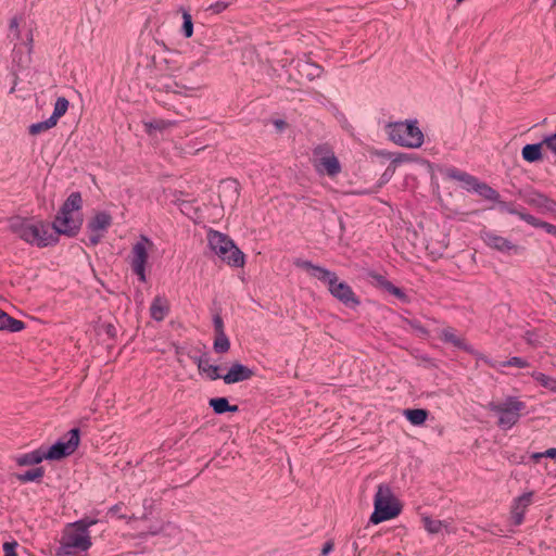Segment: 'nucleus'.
I'll list each match as a JSON object with an SVG mask.
<instances>
[{"mask_svg": "<svg viewBox=\"0 0 556 556\" xmlns=\"http://www.w3.org/2000/svg\"><path fill=\"white\" fill-rule=\"evenodd\" d=\"M9 229L24 242L37 248H46L58 242L50 224L35 217H12Z\"/></svg>", "mask_w": 556, "mask_h": 556, "instance_id": "obj_1", "label": "nucleus"}, {"mask_svg": "<svg viewBox=\"0 0 556 556\" xmlns=\"http://www.w3.org/2000/svg\"><path fill=\"white\" fill-rule=\"evenodd\" d=\"M81 203V197L77 192L72 193L66 199L51 226L52 231H55L58 238L60 235L67 237L77 235L83 224V217L79 213Z\"/></svg>", "mask_w": 556, "mask_h": 556, "instance_id": "obj_2", "label": "nucleus"}, {"mask_svg": "<svg viewBox=\"0 0 556 556\" xmlns=\"http://www.w3.org/2000/svg\"><path fill=\"white\" fill-rule=\"evenodd\" d=\"M206 238L211 250L228 265L235 267H242L244 265V254L228 236L211 229Z\"/></svg>", "mask_w": 556, "mask_h": 556, "instance_id": "obj_3", "label": "nucleus"}, {"mask_svg": "<svg viewBox=\"0 0 556 556\" xmlns=\"http://www.w3.org/2000/svg\"><path fill=\"white\" fill-rule=\"evenodd\" d=\"M375 510L370 516V522L378 525L382 521L393 519L401 513V505L395 498L390 486L379 484L374 501Z\"/></svg>", "mask_w": 556, "mask_h": 556, "instance_id": "obj_4", "label": "nucleus"}, {"mask_svg": "<svg viewBox=\"0 0 556 556\" xmlns=\"http://www.w3.org/2000/svg\"><path fill=\"white\" fill-rule=\"evenodd\" d=\"M92 545L89 531L78 528L75 523H68L61 538V546L56 554L59 556L72 555L77 552H86Z\"/></svg>", "mask_w": 556, "mask_h": 556, "instance_id": "obj_5", "label": "nucleus"}, {"mask_svg": "<svg viewBox=\"0 0 556 556\" xmlns=\"http://www.w3.org/2000/svg\"><path fill=\"white\" fill-rule=\"evenodd\" d=\"M489 408L498 416L497 425L502 429H510L518 422L526 404L516 397L508 396L503 401L490 403Z\"/></svg>", "mask_w": 556, "mask_h": 556, "instance_id": "obj_6", "label": "nucleus"}, {"mask_svg": "<svg viewBox=\"0 0 556 556\" xmlns=\"http://www.w3.org/2000/svg\"><path fill=\"white\" fill-rule=\"evenodd\" d=\"M389 138L403 147L419 148L424 142V135L413 122H399L389 124L388 127Z\"/></svg>", "mask_w": 556, "mask_h": 556, "instance_id": "obj_7", "label": "nucleus"}, {"mask_svg": "<svg viewBox=\"0 0 556 556\" xmlns=\"http://www.w3.org/2000/svg\"><path fill=\"white\" fill-rule=\"evenodd\" d=\"M153 248L154 243L146 236H141L132 244L130 254L128 256L132 271L142 282L147 280L146 266L148 264L150 253L153 251Z\"/></svg>", "mask_w": 556, "mask_h": 556, "instance_id": "obj_8", "label": "nucleus"}, {"mask_svg": "<svg viewBox=\"0 0 556 556\" xmlns=\"http://www.w3.org/2000/svg\"><path fill=\"white\" fill-rule=\"evenodd\" d=\"M314 166L319 174L330 177H334L341 172L339 160L327 147H317L314 150Z\"/></svg>", "mask_w": 556, "mask_h": 556, "instance_id": "obj_9", "label": "nucleus"}, {"mask_svg": "<svg viewBox=\"0 0 556 556\" xmlns=\"http://www.w3.org/2000/svg\"><path fill=\"white\" fill-rule=\"evenodd\" d=\"M321 281L328 285L329 292L343 304L356 306L359 303L351 287L343 281H339L334 273L328 270V275Z\"/></svg>", "mask_w": 556, "mask_h": 556, "instance_id": "obj_10", "label": "nucleus"}, {"mask_svg": "<svg viewBox=\"0 0 556 556\" xmlns=\"http://www.w3.org/2000/svg\"><path fill=\"white\" fill-rule=\"evenodd\" d=\"M79 444V430L74 428L67 433V439H61L54 443L47 452L46 459L59 460L73 454Z\"/></svg>", "mask_w": 556, "mask_h": 556, "instance_id": "obj_11", "label": "nucleus"}, {"mask_svg": "<svg viewBox=\"0 0 556 556\" xmlns=\"http://www.w3.org/2000/svg\"><path fill=\"white\" fill-rule=\"evenodd\" d=\"M111 224L112 217L105 212H99L90 219L88 229L90 230L89 240L91 244L96 245L100 242Z\"/></svg>", "mask_w": 556, "mask_h": 556, "instance_id": "obj_12", "label": "nucleus"}, {"mask_svg": "<svg viewBox=\"0 0 556 556\" xmlns=\"http://www.w3.org/2000/svg\"><path fill=\"white\" fill-rule=\"evenodd\" d=\"M481 237L489 248L498 252L517 254L520 251V248L517 244L493 231H483Z\"/></svg>", "mask_w": 556, "mask_h": 556, "instance_id": "obj_13", "label": "nucleus"}, {"mask_svg": "<svg viewBox=\"0 0 556 556\" xmlns=\"http://www.w3.org/2000/svg\"><path fill=\"white\" fill-rule=\"evenodd\" d=\"M533 495H534V492L530 491V492L523 493L522 495H520L514 500L511 509H510V517H511L514 525L519 526L522 523L527 508L532 503Z\"/></svg>", "mask_w": 556, "mask_h": 556, "instance_id": "obj_14", "label": "nucleus"}, {"mask_svg": "<svg viewBox=\"0 0 556 556\" xmlns=\"http://www.w3.org/2000/svg\"><path fill=\"white\" fill-rule=\"evenodd\" d=\"M254 372L248 366L240 363H235L229 368L228 372L222 377L226 384H232L241 381L249 380L253 377Z\"/></svg>", "mask_w": 556, "mask_h": 556, "instance_id": "obj_15", "label": "nucleus"}, {"mask_svg": "<svg viewBox=\"0 0 556 556\" xmlns=\"http://www.w3.org/2000/svg\"><path fill=\"white\" fill-rule=\"evenodd\" d=\"M526 202L541 213H556V202L542 193L533 192L528 194Z\"/></svg>", "mask_w": 556, "mask_h": 556, "instance_id": "obj_16", "label": "nucleus"}, {"mask_svg": "<svg viewBox=\"0 0 556 556\" xmlns=\"http://www.w3.org/2000/svg\"><path fill=\"white\" fill-rule=\"evenodd\" d=\"M239 197L238 184L236 180H225L219 186V200L222 205H232Z\"/></svg>", "mask_w": 556, "mask_h": 556, "instance_id": "obj_17", "label": "nucleus"}, {"mask_svg": "<svg viewBox=\"0 0 556 556\" xmlns=\"http://www.w3.org/2000/svg\"><path fill=\"white\" fill-rule=\"evenodd\" d=\"M169 313V302L165 296L157 295L150 306V316L156 321H162Z\"/></svg>", "mask_w": 556, "mask_h": 556, "instance_id": "obj_18", "label": "nucleus"}, {"mask_svg": "<svg viewBox=\"0 0 556 556\" xmlns=\"http://www.w3.org/2000/svg\"><path fill=\"white\" fill-rule=\"evenodd\" d=\"M440 338L443 341L453 344L455 348L463 349L470 353L472 352L470 345L466 343V340L463 337L458 336L452 328L443 329L441 331Z\"/></svg>", "mask_w": 556, "mask_h": 556, "instance_id": "obj_19", "label": "nucleus"}, {"mask_svg": "<svg viewBox=\"0 0 556 556\" xmlns=\"http://www.w3.org/2000/svg\"><path fill=\"white\" fill-rule=\"evenodd\" d=\"M294 265L306 273H308L312 277L318 279L321 281V279L325 278V276L328 275V269L314 265L309 261L298 258L294 261Z\"/></svg>", "mask_w": 556, "mask_h": 556, "instance_id": "obj_20", "label": "nucleus"}, {"mask_svg": "<svg viewBox=\"0 0 556 556\" xmlns=\"http://www.w3.org/2000/svg\"><path fill=\"white\" fill-rule=\"evenodd\" d=\"M24 323L17 320L0 309V330L17 332L24 329Z\"/></svg>", "mask_w": 556, "mask_h": 556, "instance_id": "obj_21", "label": "nucleus"}, {"mask_svg": "<svg viewBox=\"0 0 556 556\" xmlns=\"http://www.w3.org/2000/svg\"><path fill=\"white\" fill-rule=\"evenodd\" d=\"M542 146L543 143L527 144L522 148L521 155L525 161L529 163L539 162L542 160Z\"/></svg>", "mask_w": 556, "mask_h": 556, "instance_id": "obj_22", "label": "nucleus"}, {"mask_svg": "<svg viewBox=\"0 0 556 556\" xmlns=\"http://www.w3.org/2000/svg\"><path fill=\"white\" fill-rule=\"evenodd\" d=\"M43 459H46L45 452L41 450H36L18 456L16 458V463L18 466H31L41 463Z\"/></svg>", "mask_w": 556, "mask_h": 556, "instance_id": "obj_23", "label": "nucleus"}, {"mask_svg": "<svg viewBox=\"0 0 556 556\" xmlns=\"http://www.w3.org/2000/svg\"><path fill=\"white\" fill-rule=\"evenodd\" d=\"M198 369L200 372L205 374L211 380H217L223 376L219 374V367L210 364L204 358H198L197 361Z\"/></svg>", "mask_w": 556, "mask_h": 556, "instance_id": "obj_24", "label": "nucleus"}, {"mask_svg": "<svg viewBox=\"0 0 556 556\" xmlns=\"http://www.w3.org/2000/svg\"><path fill=\"white\" fill-rule=\"evenodd\" d=\"M210 406L214 409L216 414H224L226 412H237V405H230L226 397H215L210 400Z\"/></svg>", "mask_w": 556, "mask_h": 556, "instance_id": "obj_25", "label": "nucleus"}, {"mask_svg": "<svg viewBox=\"0 0 556 556\" xmlns=\"http://www.w3.org/2000/svg\"><path fill=\"white\" fill-rule=\"evenodd\" d=\"M531 377L539 382L543 388L547 389L551 392L556 393V378L545 375L540 371H533Z\"/></svg>", "mask_w": 556, "mask_h": 556, "instance_id": "obj_26", "label": "nucleus"}, {"mask_svg": "<svg viewBox=\"0 0 556 556\" xmlns=\"http://www.w3.org/2000/svg\"><path fill=\"white\" fill-rule=\"evenodd\" d=\"M404 415L409 420L410 424L419 426L426 421L428 413L426 409L416 408L404 410Z\"/></svg>", "mask_w": 556, "mask_h": 556, "instance_id": "obj_27", "label": "nucleus"}, {"mask_svg": "<svg viewBox=\"0 0 556 556\" xmlns=\"http://www.w3.org/2000/svg\"><path fill=\"white\" fill-rule=\"evenodd\" d=\"M448 177L463 182L468 189L476 187L477 179L465 172L453 169L448 172Z\"/></svg>", "mask_w": 556, "mask_h": 556, "instance_id": "obj_28", "label": "nucleus"}, {"mask_svg": "<svg viewBox=\"0 0 556 556\" xmlns=\"http://www.w3.org/2000/svg\"><path fill=\"white\" fill-rule=\"evenodd\" d=\"M68 100L64 97H60L56 99L54 104V110L50 118L58 124L59 119L67 112L68 110Z\"/></svg>", "mask_w": 556, "mask_h": 556, "instance_id": "obj_29", "label": "nucleus"}, {"mask_svg": "<svg viewBox=\"0 0 556 556\" xmlns=\"http://www.w3.org/2000/svg\"><path fill=\"white\" fill-rule=\"evenodd\" d=\"M424 527L430 534H438L443 529H447V525L441 520L432 519L430 517L422 518Z\"/></svg>", "mask_w": 556, "mask_h": 556, "instance_id": "obj_30", "label": "nucleus"}, {"mask_svg": "<svg viewBox=\"0 0 556 556\" xmlns=\"http://www.w3.org/2000/svg\"><path fill=\"white\" fill-rule=\"evenodd\" d=\"M173 125H174V123H172L169 121H165V119H153V121L143 122L146 131L150 135L155 130L162 131L166 128H169Z\"/></svg>", "mask_w": 556, "mask_h": 556, "instance_id": "obj_31", "label": "nucleus"}, {"mask_svg": "<svg viewBox=\"0 0 556 556\" xmlns=\"http://www.w3.org/2000/svg\"><path fill=\"white\" fill-rule=\"evenodd\" d=\"M472 189H475L480 195L488 200H493L495 202L498 201L500 194L485 184H480L477 181L476 187Z\"/></svg>", "mask_w": 556, "mask_h": 556, "instance_id": "obj_32", "label": "nucleus"}, {"mask_svg": "<svg viewBox=\"0 0 556 556\" xmlns=\"http://www.w3.org/2000/svg\"><path fill=\"white\" fill-rule=\"evenodd\" d=\"M155 88H157L161 91H165V92H174V93L178 92V90H177L178 84L174 80H170L169 78H167L165 76H161L156 80Z\"/></svg>", "mask_w": 556, "mask_h": 556, "instance_id": "obj_33", "label": "nucleus"}, {"mask_svg": "<svg viewBox=\"0 0 556 556\" xmlns=\"http://www.w3.org/2000/svg\"><path fill=\"white\" fill-rule=\"evenodd\" d=\"M56 124L49 117L47 121L31 124L28 128V131L33 136H37L43 131H47L53 128Z\"/></svg>", "mask_w": 556, "mask_h": 556, "instance_id": "obj_34", "label": "nucleus"}, {"mask_svg": "<svg viewBox=\"0 0 556 556\" xmlns=\"http://www.w3.org/2000/svg\"><path fill=\"white\" fill-rule=\"evenodd\" d=\"M491 366L494 368L505 367V366H514L518 368H526L529 366L528 362L521 357H511L506 362L500 363H491Z\"/></svg>", "mask_w": 556, "mask_h": 556, "instance_id": "obj_35", "label": "nucleus"}, {"mask_svg": "<svg viewBox=\"0 0 556 556\" xmlns=\"http://www.w3.org/2000/svg\"><path fill=\"white\" fill-rule=\"evenodd\" d=\"M230 348V342L225 333L215 334L214 350L216 353H226Z\"/></svg>", "mask_w": 556, "mask_h": 556, "instance_id": "obj_36", "label": "nucleus"}, {"mask_svg": "<svg viewBox=\"0 0 556 556\" xmlns=\"http://www.w3.org/2000/svg\"><path fill=\"white\" fill-rule=\"evenodd\" d=\"M42 476H43V469L39 467V468L28 470L25 473L17 475V479L21 482L37 481V480H40L42 478Z\"/></svg>", "mask_w": 556, "mask_h": 556, "instance_id": "obj_37", "label": "nucleus"}, {"mask_svg": "<svg viewBox=\"0 0 556 556\" xmlns=\"http://www.w3.org/2000/svg\"><path fill=\"white\" fill-rule=\"evenodd\" d=\"M182 12V31L186 38H190L193 35V23L191 14L187 10H181Z\"/></svg>", "mask_w": 556, "mask_h": 556, "instance_id": "obj_38", "label": "nucleus"}, {"mask_svg": "<svg viewBox=\"0 0 556 556\" xmlns=\"http://www.w3.org/2000/svg\"><path fill=\"white\" fill-rule=\"evenodd\" d=\"M518 216L522 220L527 222L528 224H530L533 227H540L541 226L542 220L535 218L534 216H532L530 214H527V213L520 211V213H518Z\"/></svg>", "mask_w": 556, "mask_h": 556, "instance_id": "obj_39", "label": "nucleus"}, {"mask_svg": "<svg viewBox=\"0 0 556 556\" xmlns=\"http://www.w3.org/2000/svg\"><path fill=\"white\" fill-rule=\"evenodd\" d=\"M496 202L498 204V208L501 212H506V213L515 214V215H518V213H520V211L516 210L513 206V204H510L508 202L501 201L500 199Z\"/></svg>", "mask_w": 556, "mask_h": 556, "instance_id": "obj_40", "label": "nucleus"}, {"mask_svg": "<svg viewBox=\"0 0 556 556\" xmlns=\"http://www.w3.org/2000/svg\"><path fill=\"white\" fill-rule=\"evenodd\" d=\"M78 528L84 529L85 531H89L88 529L97 523L96 519H81L79 521L74 522Z\"/></svg>", "mask_w": 556, "mask_h": 556, "instance_id": "obj_41", "label": "nucleus"}, {"mask_svg": "<svg viewBox=\"0 0 556 556\" xmlns=\"http://www.w3.org/2000/svg\"><path fill=\"white\" fill-rule=\"evenodd\" d=\"M16 546H17L16 542H5L3 544V551L5 553L4 556H17L14 551Z\"/></svg>", "mask_w": 556, "mask_h": 556, "instance_id": "obj_42", "label": "nucleus"}, {"mask_svg": "<svg viewBox=\"0 0 556 556\" xmlns=\"http://www.w3.org/2000/svg\"><path fill=\"white\" fill-rule=\"evenodd\" d=\"M228 7V4L226 2H223V1H217L213 4L210 5L208 10L212 11L213 13H220L223 12L224 10H226Z\"/></svg>", "mask_w": 556, "mask_h": 556, "instance_id": "obj_43", "label": "nucleus"}, {"mask_svg": "<svg viewBox=\"0 0 556 556\" xmlns=\"http://www.w3.org/2000/svg\"><path fill=\"white\" fill-rule=\"evenodd\" d=\"M214 328H215V334L225 333L224 331V323L219 315L214 316Z\"/></svg>", "mask_w": 556, "mask_h": 556, "instance_id": "obj_44", "label": "nucleus"}, {"mask_svg": "<svg viewBox=\"0 0 556 556\" xmlns=\"http://www.w3.org/2000/svg\"><path fill=\"white\" fill-rule=\"evenodd\" d=\"M205 62H206V56L205 55L201 56L198 60L191 61L190 64L188 65L187 73L188 72H193L197 67H199L201 64H203Z\"/></svg>", "mask_w": 556, "mask_h": 556, "instance_id": "obj_45", "label": "nucleus"}, {"mask_svg": "<svg viewBox=\"0 0 556 556\" xmlns=\"http://www.w3.org/2000/svg\"><path fill=\"white\" fill-rule=\"evenodd\" d=\"M333 540H328L321 548V556H327L333 549Z\"/></svg>", "mask_w": 556, "mask_h": 556, "instance_id": "obj_46", "label": "nucleus"}, {"mask_svg": "<svg viewBox=\"0 0 556 556\" xmlns=\"http://www.w3.org/2000/svg\"><path fill=\"white\" fill-rule=\"evenodd\" d=\"M540 228H543L547 233L556 236V226L552 224L542 220Z\"/></svg>", "mask_w": 556, "mask_h": 556, "instance_id": "obj_47", "label": "nucleus"}, {"mask_svg": "<svg viewBox=\"0 0 556 556\" xmlns=\"http://www.w3.org/2000/svg\"><path fill=\"white\" fill-rule=\"evenodd\" d=\"M371 277L375 280V282L377 283V286H379V287H383V282L388 281L382 276H380L378 274H372Z\"/></svg>", "mask_w": 556, "mask_h": 556, "instance_id": "obj_48", "label": "nucleus"}, {"mask_svg": "<svg viewBox=\"0 0 556 556\" xmlns=\"http://www.w3.org/2000/svg\"><path fill=\"white\" fill-rule=\"evenodd\" d=\"M391 293L400 299H403L405 296V294L403 293V291L401 289H399L397 287H394L393 289H391Z\"/></svg>", "mask_w": 556, "mask_h": 556, "instance_id": "obj_49", "label": "nucleus"}, {"mask_svg": "<svg viewBox=\"0 0 556 556\" xmlns=\"http://www.w3.org/2000/svg\"><path fill=\"white\" fill-rule=\"evenodd\" d=\"M412 326L418 331V333H420L421 336H426L427 334V331L424 327L419 326V325H416V324H412Z\"/></svg>", "mask_w": 556, "mask_h": 556, "instance_id": "obj_50", "label": "nucleus"}, {"mask_svg": "<svg viewBox=\"0 0 556 556\" xmlns=\"http://www.w3.org/2000/svg\"><path fill=\"white\" fill-rule=\"evenodd\" d=\"M394 287L395 286H393L390 281H387V282H383V287H381V288L391 293V289H393Z\"/></svg>", "mask_w": 556, "mask_h": 556, "instance_id": "obj_51", "label": "nucleus"}, {"mask_svg": "<svg viewBox=\"0 0 556 556\" xmlns=\"http://www.w3.org/2000/svg\"><path fill=\"white\" fill-rule=\"evenodd\" d=\"M276 127L281 130L286 127V123L283 121H276L275 122Z\"/></svg>", "mask_w": 556, "mask_h": 556, "instance_id": "obj_52", "label": "nucleus"}, {"mask_svg": "<svg viewBox=\"0 0 556 556\" xmlns=\"http://www.w3.org/2000/svg\"><path fill=\"white\" fill-rule=\"evenodd\" d=\"M121 510V505H115L110 509V513L112 514H118Z\"/></svg>", "mask_w": 556, "mask_h": 556, "instance_id": "obj_53", "label": "nucleus"}, {"mask_svg": "<svg viewBox=\"0 0 556 556\" xmlns=\"http://www.w3.org/2000/svg\"><path fill=\"white\" fill-rule=\"evenodd\" d=\"M314 71H315L316 74H318L319 67L318 66H314Z\"/></svg>", "mask_w": 556, "mask_h": 556, "instance_id": "obj_54", "label": "nucleus"}, {"mask_svg": "<svg viewBox=\"0 0 556 556\" xmlns=\"http://www.w3.org/2000/svg\"><path fill=\"white\" fill-rule=\"evenodd\" d=\"M175 72H176L175 70H172L169 75L173 76L175 74Z\"/></svg>", "mask_w": 556, "mask_h": 556, "instance_id": "obj_55", "label": "nucleus"}, {"mask_svg": "<svg viewBox=\"0 0 556 556\" xmlns=\"http://www.w3.org/2000/svg\"><path fill=\"white\" fill-rule=\"evenodd\" d=\"M14 90H15V85L11 88L10 92L12 93V92H14Z\"/></svg>", "mask_w": 556, "mask_h": 556, "instance_id": "obj_56", "label": "nucleus"}, {"mask_svg": "<svg viewBox=\"0 0 556 556\" xmlns=\"http://www.w3.org/2000/svg\"><path fill=\"white\" fill-rule=\"evenodd\" d=\"M551 137H553L554 139H556V132L554 135H552Z\"/></svg>", "mask_w": 556, "mask_h": 556, "instance_id": "obj_57", "label": "nucleus"}, {"mask_svg": "<svg viewBox=\"0 0 556 556\" xmlns=\"http://www.w3.org/2000/svg\"><path fill=\"white\" fill-rule=\"evenodd\" d=\"M456 1H457V3H460V2H463L464 0H456Z\"/></svg>", "mask_w": 556, "mask_h": 556, "instance_id": "obj_58", "label": "nucleus"}]
</instances>
